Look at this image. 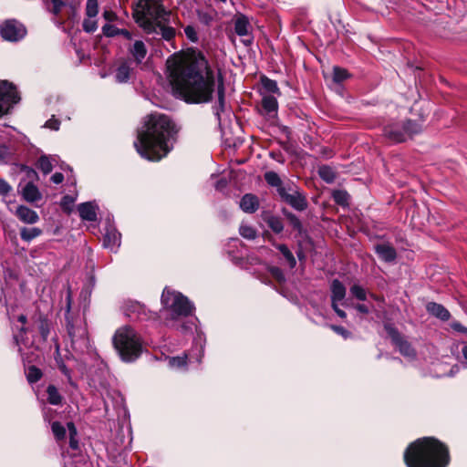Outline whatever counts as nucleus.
Segmentation results:
<instances>
[{"mask_svg":"<svg viewBox=\"0 0 467 467\" xmlns=\"http://www.w3.org/2000/svg\"><path fill=\"white\" fill-rule=\"evenodd\" d=\"M166 65L170 83L178 98L189 104L212 101L215 76L202 51L190 47L183 57L174 53L167 59Z\"/></svg>","mask_w":467,"mask_h":467,"instance_id":"1","label":"nucleus"},{"mask_svg":"<svg viewBox=\"0 0 467 467\" xmlns=\"http://www.w3.org/2000/svg\"><path fill=\"white\" fill-rule=\"evenodd\" d=\"M180 130L181 127L170 116L152 112L145 117L134 146L142 158L160 161L173 150Z\"/></svg>","mask_w":467,"mask_h":467,"instance_id":"2","label":"nucleus"},{"mask_svg":"<svg viewBox=\"0 0 467 467\" xmlns=\"http://www.w3.org/2000/svg\"><path fill=\"white\" fill-rule=\"evenodd\" d=\"M403 461L406 467H448L450 449L436 437L418 438L406 447Z\"/></svg>","mask_w":467,"mask_h":467,"instance_id":"3","label":"nucleus"},{"mask_svg":"<svg viewBox=\"0 0 467 467\" xmlns=\"http://www.w3.org/2000/svg\"><path fill=\"white\" fill-rule=\"evenodd\" d=\"M65 326L70 346L76 353H85L90 347L86 318L71 311V297L67 296Z\"/></svg>","mask_w":467,"mask_h":467,"instance_id":"4","label":"nucleus"},{"mask_svg":"<svg viewBox=\"0 0 467 467\" xmlns=\"http://www.w3.org/2000/svg\"><path fill=\"white\" fill-rule=\"evenodd\" d=\"M112 344L120 359L125 363L135 362L143 352L140 337L130 326H124L116 330Z\"/></svg>","mask_w":467,"mask_h":467,"instance_id":"5","label":"nucleus"},{"mask_svg":"<svg viewBox=\"0 0 467 467\" xmlns=\"http://www.w3.org/2000/svg\"><path fill=\"white\" fill-rule=\"evenodd\" d=\"M421 131L422 124L410 119L389 123L383 128V135L392 143L405 142L408 138H412Z\"/></svg>","mask_w":467,"mask_h":467,"instance_id":"6","label":"nucleus"},{"mask_svg":"<svg viewBox=\"0 0 467 467\" xmlns=\"http://www.w3.org/2000/svg\"><path fill=\"white\" fill-rule=\"evenodd\" d=\"M132 17L136 21V17L140 15L145 17H152L153 19H163L168 21L171 12L167 10L161 0H136L131 5Z\"/></svg>","mask_w":467,"mask_h":467,"instance_id":"7","label":"nucleus"},{"mask_svg":"<svg viewBox=\"0 0 467 467\" xmlns=\"http://www.w3.org/2000/svg\"><path fill=\"white\" fill-rule=\"evenodd\" d=\"M279 201L296 212H304L308 207V201L305 192L296 183L287 181V186L280 190Z\"/></svg>","mask_w":467,"mask_h":467,"instance_id":"8","label":"nucleus"},{"mask_svg":"<svg viewBox=\"0 0 467 467\" xmlns=\"http://www.w3.org/2000/svg\"><path fill=\"white\" fill-rule=\"evenodd\" d=\"M383 327L390 338L392 345L395 346L403 357L412 358L416 357L417 353L415 348L392 323H384Z\"/></svg>","mask_w":467,"mask_h":467,"instance_id":"9","label":"nucleus"},{"mask_svg":"<svg viewBox=\"0 0 467 467\" xmlns=\"http://www.w3.org/2000/svg\"><path fill=\"white\" fill-rule=\"evenodd\" d=\"M19 100L16 87L8 80H0V117L8 114Z\"/></svg>","mask_w":467,"mask_h":467,"instance_id":"10","label":"nucleus"},{"mask_svg":"<svg viewBox=\"0 0 467 467\" xmlns=\"http://www.w3.org/2000/svg\"><path fill=\"white\" fill-rule=\"evenodd\" d=\"M26 34V27L16 19H6L0 26V36L5 41L18 42Z\"/></svg>","mask_w":467,"mask_h":467,"instance_id":"11","label":"nucleus"},{"mask_svg":"<svg viewBox=\"0 0 467 467\" xmlns=\"http://www.w3.org/2000/svg\"><path fill=\"white\" fill-rule=\"evenodd\" d=\"M193 310V304L182 293H178L177 297L172 301L171 308L170 309L172 318L177 317H189L192 314Z\"/></svg>","mask_w":467,"mask_h":467,"instance_id":"12","label":"nucleus"},{"mask_svg":"<svg viewBox=\"0 0 467 467\" xmlns=\"http://www.w3.org/2000/svg\"><path fill=\"white\" fill-rule=\"evenodd\" d=\"M278 102L272 95H265L261 101V109L259 113L268 119L277 118Z\"/></svg>","mask_w":467,"mask_h":467,"instance_id":"13","label":"nucleus"},{"mask_svg":"<svg viewBox=\"0 0 467 467\" xmlns=\"http://www.w3.org/2000/svg\"><path fill=\"white\" fill-rule=\"evenodd\" d=\"M281 213L286 219L292 230L296 233V236L308 237L307 231L304 228L301 220L298 218L296 214H295L285 207H283L281 209Z\"/></svg>","mask_w":467,"mask_h":467,"instance_id":"14","label":"nucleus"},{"mask_svg":"<svg viewBox=\"0 0 467 467\" xmlns=\"http://www.w3.org/2000/svg\"><path fill=\"white\" fill-rule=\"evenodd\" d=\"M33 320L37 325L41 340L47 342L50 335L51 321L48 319L47 316L41 311L35 314Z\"/></svg>","mask_w":467,"mask_h":467,"instance_id":"15","label":"nucleus"},{"mask_svg":"<svg viewBox=\"0 0 467 467\" xmlns=\"http://www.w3.org/2000/svg\"><path fill=\"white\" fill-rule=\"evenodd\" d=\"M374 251L386 263L394 262L397 258V251L390 244H377Z\"/></svg>","mask_w":467,"mask_h":467,"instance_id":"16","label":"nucleus"},{"mask_svg":"<svg viewBox=\"0 0 467 467\" xmlns=\"http://www.w3.org/2000/svg\"><path fill=\"white\" fill-rule=\"evenodd\" d=\"M15 214L25 223L33 224L39 221L37 213L26 205H19L16 208Z\"/></svg>","mask_w":467,"mask_h":467,"instance_id":"17","label":"nucleus"},{"mask_svg":"<svg viewBox=\"0 0 467 467\" xmlns=\"http://www.w3.org/2000/svg\"><path fill=\"white\" fill-rule=\"evenodd\" d=\"M97 205L91 202H82L78 206L79 217L83 221L95 222L98 219L97 216Z\"/></svg>","mask_w":467,"mask_h":467,"instance_id":"18","label":"nucleus"},{"mask_svg":"<svg viewBox=\"0 0 467 467\" xmlns=\"http://www.w3.org/2000/svg\"><path fill=\"white\" fill-rule=\"evenodd\" d=\"M259 199L255 194L245 193L240 201V208L246 213H254L259 208Z\"/></svg>","mask_w":467,"mask_h":467,"instance_id":"19","label":"nucleus"},{"mask_svg":"<svg viewBox=\"0 0 467 467\" xmlns=\"http://www.w3.org/2000/svg\"><path fill=\"white\" fill-rule=\"evenodd\" d=\"M34 182H28L22 189V197L27 202H36L42 199V193Z\"/></svg>","mask_w":467,"mask_h":467,"instance_id":"20","label":"nucleus"},{"mask_svg":"<svg viewBox=\"0 0 467 467\" xmlns=\"http://www.w3.org/2000/svg\"><path fill=\"white\" fill-rule=\"evenodd\" d=\"M426 309L429 314L442 321H448L451 317L449 310L441 304L430 302L427 304Z\"/></svg>","mask_w":467,"mask_h":467,"instance_id":"21","label":"nucleus"},{"mask_svg":"<svg viewBox=\"0 0 467 467\" xmlns=\"http://www.w3.org/2000/svg\"><path fill=\"white\" fill-rule=\"evenodd\" d=\"M330 299L331 301H342L347 294L344 284L338 279H333L330 284Z\"/></svg>","mask_w":467,"mask_h":467,"instance_id":"22","label":"nucleus"},{"mask_svg":"<svg viewBox=\"0 0 467 467\" xmlns=\"http://www.w3.org/2000/svg\"><path fill=\"white\" fill-rule=\"evenodd\" d=\"M158 21H161V19H154L151 20L149 17H145V16L140 15V17H136L135 23L138 24L140 27H141L146 33L152 34L158 32Z\"/></svg>","mask_w":467,"mask_h":467,"instance_id":"23","label":"nucleus"},{"mask_svg":"<svg viewBox=\"0 0 467 467\" xmlns=\"http://www.w3.org/2000/svg\"><path fill=\"white\" fill-rule=\"evenodd\" d=\"M264 178L265 182L276 189L277 195L280 193V190L287 186V182H283L275 171H269L265 172Z\"/></svg>","mask_w":467,"mask_h":467,"instance_id":"24","label":"nucleus"},{"mask_svg":"<svg viewBox=\"0 0 467 467\" xmlns=\"http://www.w3.org/2000/svg\"><path fill=\"white\" fill-rule=\"evenodd\" d=\"M133 69L128 61H122L116 69L115 80L118 83H127L130 80Z\"/></svg>","mask_w":467,"mask_h":467,"instance_id":"25","label":"nucleus"},{"mask_svg":"<svg viewBox=\"0 0 467 467\" xmlns=\"http://www.w3.org/2000/svg\"><path fill=\"white\" fill-rule=\"evenodd\" d=\"M130 53L134 57L136 64H140L147 55V47L143 41L136 40L130 48Z\"/></svg>","mask_w":467,"mask_h":467,"instance_id":"26","label":"nucleus"},{"mask_svg":"<svg viewBox=\"0 0 467 467\" xmlns=\"http://www.w3.org/2000/svg\"><path fill=\"white\" fill-rule=\"evenodd\" d=\"M250 22L246 16L239 15L234 21V32L239 36H244L249 34Z\"/></svg>","mask_w":467,"mask_h":467,"instance_id":"27","label":"nucleus"},{"mask_svg":"<svg viewBox=\"0 0 467 467\" xmlns=\"http://www.w3.org/2000/svg\"><path fill=\"white\" fill-rule=\"evenodd\" d=\"M225 88L223 83V78L221 73L218 75L217 84V96H218V106L216 107V114L220 117V112L224 111L225 106Z\"/></svg>","mask_w":467,"mask_h":467,"instance_id":"28","label":"nucleus"},{"mask_svg":"<svg viewBox=\"0 0 467 467\" xmlns=\"http://www.w3.org/2000/svg\"><path fill=\"white\" fill-rule=\"evenodd\" d=\"M169 21L170 17H168V21L161 19V21H158L157 25L160 31L159 34H161V37L168 42L173 40L176 36L175 28L166 25Z\"/></svg>","mask_w":467,"mask_h":467,"instance_id":"29","label":"nucleus"},{"mask_svg":"<svg viewBox=\"0 0 467 467\" xmlns=\"http://www.w3.org/2000/svg\"><path fill=\"white\" fill-rule=\"evenodd\" d=\"M25 374L29 384L38 382L43 377L42 370L35 365L25 367Z\"/></svg>","mask_w":467,"mask_h":467,"instance_id":"30","label":"nucleus"},{"mask_svg":"<svg viewBox=\"0 0 467 467\" xmlns=\"http://www.w3.org/2000/svg\"><path fill=\"white\" fill-rule=\"evenodd\" d=\"M260 83L262 85L263 89L271 94L281 95L280 88L277 86V82L274 79L269 78L268 77L263 75L260 78Z\"/></svg>","mask_w":467,"mask_h":467,"instance_id":"31","label":"nucleus"},{"mask_svg":"<svg viewBox=\"0 0 467 467\" xmlns=\"http://www.w3.org/2000/svg\"><path fill=\"white\" fill-rule=\"evenodd\" d=\"M317 172L319 177L327 183H333L337 179L336 171L328 165H321Z\"/></svg>","mask_w":467,"mask_h":467,"instance_id":"32","label":"nucleus"},{"mask_svg":"<svg viewBox=\"0 0 467 467\" xmlns=\"http://www.w3.org/2000/svg\"><path fill=\"white\" fill-rule=\"evenodd\" d=\"M43 231L38 227H23L20 229V237L25 242H31L35 238L40 236L42 234Z\"/></svg>","mask_w":467,"mask_h":467,"instance_id":"33","label":"nucleus"},{"mask_svg":"<svg viewBox=\"0 0 467 467\" xmlns=\"http://www.w3.org/2000/svg\"><path fill=\"white\" fill-rule=\"evenodd\" d=\"M179 292L170 289L169 287H165L162 291L161 302L162 306L170 310L171 308L172 301L177 297Z\"/></svg>","mask_w":467,"mask_h":467,"instance_id":"34","label":"nucleus"},{"mask_svg":"<svg viewBox=\"0 0 467 467\" xmlns=\"http://www.w3.org/2000/svg\"><path fill=\"white\" fill-rule=\"evenodd\" d=\"M274 245L283 254L290 268H295L296 265V260L287 245L285 244H274Z\"/></svg>","mask_w":467,"mask_h":467,"instance_id":"35","label":"nucleus"},{"mask_svg":"<svg viewBox=\"0 0 467 467\" xmlns=\"http://www.w3.org/2000/svg\"><path fill=\"white\" fill-rule=\"evenodd\" d=\"M265 222L267 223L268 227L275 233V234H281L284 230V223L282 222V219L278 216L275 215H268L267 217L264 218Z\"/></svg>","mask_w":467,"mask_h":467,"instance_id":"36","label":"nucleus"},{"mask_svg":"<svg viewBox=\"0 0 467 467\" xmlns=\"http://www.w3.org/2000/svg\"><path fill=\"white\" fill-rule=\"evenodd\" d=\"M47 402L51 405H60L63 400V397L58 392V389L55 385H48L47 388Z\"/></svg>","mask_w":467,"mask_h":467,"instance_id":"37","label":"nucleus"},{"mask_svg":"<svg viewBox=\"0 0 467 467\" xmlns=\"http://www.w3.org/2000/svg\"><path fill=\"white\" fill-rule=\"evenodd\" d=\"M51 431L54 435L55 440L59 442L66 440L67 437V429L62 425L60 421H53L51 422Z\"/></svg>","mask_w":467,"mask_h":467,"instance_id":"38","label":"nucleus"},{"mask_svg":"<svg viewBox=\"0 0 467 467\" xmlns=\"http://www.w3.org/2000/svg\"><path fill=\"white\" fill-rule=\"evenodd\" d=\"M67 429L69 434V447L77 451L79 449V443L77 439L78 436V429L73 421L67 422Z\"/></svg>","mask_w":467,"mask_h":467,"instance_id":"39","label":"nucleus"},{"mask_svg":"<svg viewBox=\"0 0 467 467\" xmlns=\"http://www.w3.org/2000/svg\"><path fill=\"white\" fill-rule=\"evenodd\" d=\"M333 201L339 206H348L349 194L345 190H335L332 192Z\"/></svg>","mask_w":467,"mask_h":467,"instance_id":"40","label":"nucleus"},{"mask_svg":"<svg viewBox=\"0 0 467 467\" xmlns=\"http://www.w3.org/2000/svg\"><path fill=\"white\" fill-rule=\"evenodd\" d=\"M350 77L351 75L346 68L340 67L338 66H335L333 67L332 78L335 83L340 84L348 79Z\"/></svg>","mask_w":467,"mask_h":467,"instance_id":"41","label":"nucleus"},{"mask_svg":"<svg viewBox=\"0 0 467 467\" xmlns=\"http://www.w3.org/2000/svg\"><path fill=\"white\" fill-rule=\"evenodd\" d=\"M15 150L6 144H0V164H7L13 160Z\"/></svg>","mask_w":467,"mask_h":467,"instance_id":"42","label":"nucleus"},{"mask_svg":"<svg viewBox=\"0 0 467 467\" xmlns=\"http://www.w3.org/2000/svg\"><path fill=\"white\" fill-rule=\"evenodd\" d=\"M36 167L44 173L48 174L53 170V165L50 159L47 155H41L36 162Z\"/></svg>","mask_w":467,"mask_h":467,"instance_id":"43","label":"nucleus"},{"mask_svg":"<svg viewBox=\"0 0 467 467\" xmlns=\"http://www.w3.org/2000/svg\"><path fill=\"white\" fill-rule=\"evenodd\" d=\"M267 271L268 273L270 274V275L278 283V284H283L285 282V274L283 272V270L278 267V266H275V265H271V266H268L267 268Z\"/></svg>","mask_w":467,"mask_h":467,"instance_id":"44","label":"nucleus"},{"mask_svg":"<svg viewBox=\"0 0 467 467\" xmlns=\"http://www.w3.org/2000/svg\"><path fill=\"white\" fill-rule=\"evenodd\" d=\"M187 355L171 357L169 358V366L176 368H182L187 367Z\"/></svg>","mask_w":467,"mask_h":467,"instance_id":"45","label":"nucleus"},{"mask_svg":"<svg viewBox=\"0 0 467 467\" xmlns=\"http://www.w3.org/2000/svg\"><path fill=\"white\" fill-rule=\"evenodd\" d=\"M18 352L21 354L25 367L26 364H28V366L32 365V363L36 362L39 358L38 354L35 353L33 350L23 352L22 348H19Z\"/></svg>","mask_w":467,"mask_h":467,"instance_id":"46","label":"nucleus"},{"mask_svg":"<svg viewBox=\"0 0 467 467\" xmlns=\"http://www.w3.org/2000/svg\"><path fill=\"white\" fill-rule=\"evenodd\" d=\"M120 237L114 232H108L103 239V245L105 247H112L116 244L119 245Z\"/></svg>","mask_w":467,"mask_h":467,"instance_id":"47","label":"nucleus"},{"mask_svg":"<svg viewBox=\"0 0 467 467\" xmlns=\"http://www.w3.org/2000/svg\"><path fill=\"white\" fill-rule=\"evenodd\" d=\"M74 202H75V198L72 197L71 195L67 194L61 198L60 207L63 210V212H65L67 213H70L72 212V206H73Z\"/></svg>","mask_w":467,"mask_h":467,"instance_id":"48","label":"nucleus"},{"mask_svg":"<svg viewBox=\"0 0 467 467\" xmlns=\"http://www.w3.org/2000/svg\"><path fill=\"white\" fill-rule=\"evenodd\" d=\"M99 13V3L98 0H87L86 4V15L88 17H95Z\"/></svg>","mask_w":467,"mask_h":467,"instance_id":"49","label":"nucleus"},{"mask_svg":"<svg viewBox=\"0 0 467 467\" xmlns=\"http://www.w3.org/2000/svg\"><path fill=\"white\" fill-rule=\"evenodd\" d=\"M239 233L244 238L248 240H254L257 235L256 230L249 225H241Z\"/></svg>","mask_w":467,"mask_h":467,"instance_id":"50","label":"nucleus"},{"mask_svg":"<svg viewBox=\"0 0 467 467\" xmlns=\"http://www.w3.org/2000/svg\"><path fill=\"white\" fill-rule=\"evenodd\" d=\"M350 292L354 297L360 301H365L367 299V293L365 289L359 285H353L350 287Z\"/></svg>","mask_w":467,"mask_h":467,"instance_id":"51","label":"nucleus"},{"mask_svg":"<svg viewBox=\"0 0 467 467\" xmlns=\"http://www.w3.org/2000/svg\"><path fill=\"white\" fill-rule=\"evenodd\" d=\"M19 170L20 171L25 172L26 179H28L29 182L38 180V174L33 168L26 164H19Z\"/></svg>","mask_w":467,"mask_h":467,"instance_id":"52","label":"nucleus"},{"mask_svg":"<svg viewBox=\"0 0 467 467\" xmlns=\"http://www.w3.org/2000/svg\"><path fill=\"white\" fill-rule=\"evenodd\" d=\"M327 326L332 331H334L336 334L341 336L345 339H348V338L351 337V336H352V333L349 330H348L347 328H345L344 327H342V326L333 325V324H329V325H327Z\"/></svg>","mask_w":467,"mask_h":467,"instance_id":"53","label":"nucleus"},{"mask_svg":"<svg viewBox=\"0 0 467 467\" xmlns=\"http://www.w3.org/2000/svg\"><path fill=\"white\" fill-rule=\"evenodd\" d=\"M50 2L52 4V7L49 9V12L56 16H58L62 8L67 5L63 0H50Z\"/></svg>","mask_w":467,"mask_h":467,"instance_id":"54","label":"nucleus"},{"mask_svg":"<svg viewBox=\"0 0 467 467\" xmlns=\"http://www.w3.org/2000/svg\"><path fill=\"white\" fill-rule=\"evenodd\" d=\"M57 357H56V362H57V368L58 369L61 371V373H63L65 376H67L69 377L70 375V370L69 368L66 366V364L64 363L62 358L60 357L59 355V348H58V346L57 347Z\"/></svg>","mask_w":467,"mask_h":467,"instance_id":"55","label":"nucleus"},{"mask_svg":"<svg viewBox=\"0 0 467 467\" xmlns=\"http://www.w3.org/2000/svg\"><path fill=\"white\" fill-rule=\"evenodd\" d=\"M68 11L67 13V19L71 23H77L78 21V14L77 6L73 4L67 5Z\"/></svg>","mask_w":467,"mask_h":467,"instance_id":"56","label":"nucleus"},{"mask_svg":"<svg viewBox=\"0 0 467 467\" xmlns=\"http://www.w3.org/2000/svg\"><path fill=\"white\" fill-rule=\"evenodd\" d=\"M119 28L111 24H105L102 26V33L107 37H114L118 36Z\"/></svg>","mask_w":467,"mask_h":467,"instance_id":"57","label":"nucleus"},{"mask_svg":"<svg viewBox=\"0 0 467 467\" xmlns=\"http://www.w3.org/2000/svg\"><path fill=\"white\" fill-rule=\"evenodd\" d=\"M184 33L186 37L192 43H197L199 40L197 32L194 26L189 25L184 27Z\"/></svg>","mask_w":467,"mask_h":467,"instance_id":"58","label":"nucleus"},{"mask_svg":"<svg viewBox=\"0 0 467 467\" xmlns=\"http://www.w3.org/2000/svg\"><path fill=\"white\" fill-rule=\"evenodd\" d=\"M83 30L87 33H94L98 28V23L96 20L84 19Z\"/></svg>","mask_w":467,"mask_h":467,"instance_id":"59","label":"nucleus"},{"mask_svg":"<svg viewBox=\"0 0 467 467\" xmlns=\"http://www.w3.org/2000/svg\"><path fill=\"white\" fill-rule=\"evenodd\" d=\"M11 191V185L5 180L0 178V196H6Z\"/></svg>","mask_w":467,"mask_h":467,"instance_id":"60","label":"nucleus"},{"mask_svg":"<svg viewBox=\"0 0 467 467\" xmlns=\"http://www.w3.org/2000/svg\"><path fill=\"white\" fill-rule=\"evenodd\" d=\"M269 156L271 159L278 161L281 164H284L285 162V159L280 150H271L269 152Z\"/></svg>","mask_w":467,"mask_h":467,"instance_id":"61","label":"nucleus"},{"mask_svg":"<svg viewBox=\"0 0 467 467\" xmlns=\"http://www.w3.org/2000/svg\"><path fill=\"white\" fill-rule=\"evenodd\" d=\"M103 17L105 20H107L108 22H113V21H116L118 19V16L115 12H113L112 10H105L102 14Z\"/></svg>","mask_w":467,"mask_h":467,"instance_id":"62","label":"nucleus"},{"mask_svg":"<svg viewBox=\"0 0 467 467\" xmlns=\"http://www.w3.org/2000/svg\"><path fill=\"white\" fill-rule=\"evenodd\" d=\"M451 328L457 332L467 334V327L462 325L460 322H453L451 324Z\"/></svg>","mask_w":467,"mask_h":467,"instance_id":"63","label":"nucleus"},{"mask_svg":"<svg viewBox=\"0 0 467 467\" xmlns=\"http://www.w3.org/2000/svg\"><path fill=\"white\" fill-rule=\"evenodd\" d=\"M50 179L54 183L59 184L64 181V175L61 172H55Z\"/></svg>","mask_w":467,"mask_h":467,"instance_id":"64","label":"nucleus"}]
</instances>
